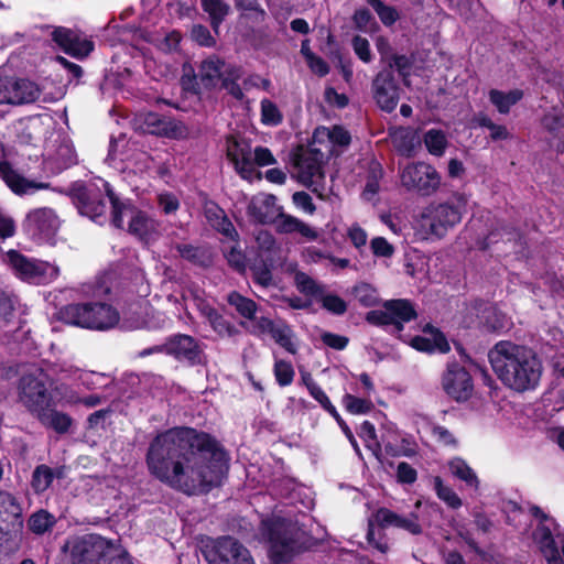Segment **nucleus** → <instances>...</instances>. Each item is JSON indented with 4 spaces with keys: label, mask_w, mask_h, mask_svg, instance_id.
Instances as JSON below:
<instances>
[{
    "label": "nucleus",
    "mask_w": 564,
    "mask_h": 564,
    "mask_svg": "<svg viewBox=\"0 0 564 564\" xmlns=\"http://www.w3.org/2000/svg\"><path fill=\"white\" fill-rule=\"evenodd\" d=\"M270 335L286 351L293 355L296 354L297 343L295 335L288 324L278 322Z\"/></svg>",
    "instance_id": "obj_39"
},
{
    "label": "nucleus",
    "mask_w": 564,
    "mask_h": 564,
    "mask_svg": "<svg viewBox=\"0 0 564 564\" xmlns=\"http://www.w3.org/2000/svg\"><path fill=\"white\" fill-rule=\"evenodd\" d=\"M117 553L118 545L96 534L83 536L70 545L72 564H105Z\"/></svg>",
    "instance_id": "obj_11"
},
{
    "label": "nucleus",
    "mask_w": 564,
    "mask_h": 564,
    "mask_svg": "<svg viewBox=\"0 0 564 564\" xmlns=\"http://www.w3.org/2000/svg\"><path fill=\"white\" fill-rule=\"evenodd\" d=\"M54 523L53 517L46 511H39L29 519V528L36 534L47 531Z\"/></svg>",
    "instance_id": "obj_54"
},
{
    "label": "nucleus",
    "mask_w": 564,
    "mask_h": 564,
    "mask_svg": "<svg viewBox=\"0 0 564 564\" xmlns=\"http://www.w3.org/2000/svg\"><path fill=\"white\" fill-rule=\"evenodd\" d=\"M237 237L238 235L235 237L234 241L228 240L232 245L229 247H225V257L231 267H234L238 271H243L246 268V257L241 249L239 248Z\"/></svg>",
    "instance_id": "obj_51"
},
{
    "label": "nucleus",
    "mask_w": 564,
    "mask_h": 564,
    "mask_svg": "<svg viewBox=\"0 0 564 564\" xmlns=\"http://www.w3.org/2000/svg\"><path fill=\"white\" fill-rule=\"evenodd\" d=\"M433 485L437 497L449 508L458 509L462 506V499L449 486L443 482L441 477H434Z\"/></svg>",
    "instance_id": "obj_47"
},
{
    "label": "nucleus",
    "mask_w": 564,
    "mask_h": 564,
    "mask_svg": "<svg viewBox=\"0 0 564 564\" xmlns=\"http://www.w3.org/2000/svg\"><path fill=\"white\" fill-rule=\"evenodd\" d=\"M359 436L364 440L367 448H369L375 456H379L381 453V446L377 441L376 429L372 423L365 421L360 425Z\"/></svg>",
    "instance_id": "obj_50"
},
{
    "label": "nucleus",
    "mask_w": 564,
    "mask_h": 564,
    "mask_svg": "<svg viewBox=\"0 0 564 564\" xmlns=\"http://www.w3.org/2000/svg\"><path fill=\"white\" fill-rule=\"evenodd\" d=\"M102 185L112 205V224L116 227L123 228L127 224L129 232L147 243L159 236V223L155 219L131 204L119 203L115 199L108 183L105 182Z\"/></svg>",
    "instance_id": "obj_6"
},
{
    "label": "nucleus",
    "mask_w": 564,
    "mask_h": 564,
    "mask_svg": "<svg viewBox=\"0 0 564 564\" xmlns=\"http://www.w3.org/2000/svg\"><path fill=\"white\" fill-rule=\"evenodd\" d=\"M203 9L209 14L212 26L217 32L224 18L229 12V7L224 0H200Z\"/></svg>",
    "instance_id": "obj_42"
},
{
    "label": "nucleus",
    "mask_w": 564,
    "mask_h": 564,
    "mask_svg": "<svg viewBox=\"0 0 564 564\" xmlns=\"http://www.w3.org/2000/svg\"><path fill=\"white\" fill-rule=\"evenodd\" d=\"M403 340L409 343L412 348L423 352L445 354L451 349L445 336L438 329L429 325L423 329L422 335L409 339L404 338Z\"/></svg>",
    "instance_id": "obj_28"
},
{
    "label": "nucleus",
    "mask_w": 564,
    "mask_h": 564,
    "mask_svg": "<svg viewBox=\"0 0 564 564\" xmlns=\"http://www.w3.org/2000/svg\"><path fill=\"white\" fill-rule=\"evenodd\" d=\"M227 301L241 317L248 321L254 318L258 306L251 299L245 297L238 292H231L228 294Z\"/></svg>",
    "instance_id": "obj_41"
},
{
    "label": "nucleus",
    "mask_w": 564,
    "mask_h": 564,
    "mask_svg": "<svg viewBox=\"0 0 564 564\" xmlns=\"http://www.w3.org/2000/svg\"><path fill=\"white\" fill-rule=\"evenodd\" d=\"M4 262L19 279L33 284H48L59 275V268L56 264L28 258L17 250H9Z\"/></svg>",
    "instance_id": "obj_9"
},
{
    "label": "nucleus",
    "mask_w": 564,
    "mask_h": 564,
    "mask_svg": "<svg viewBox=\"0 0 564 564\" xmlns=\"http://www.w3.org/2000/svg\"><path fill=\"white\" fill-rule=\"evenodd\" d=\"M294 280L301 293L312 296L322 295V288L306 273L296 272Z\"/></svg>",
    "instance_id": "obj_53"
},
{
    "label": "nucleus",
    "mask_w": 564,
    "mask_h": 564,
    "mask_svg": "<svg viewBox=\"0 0 564 564\" xmlns=\"http://www.w3.org/2000/svg\"><path fill=\"white\" fill-rule=\"evenodd\" d=\"M402 186L423 196L434 194L441 186V175L430 164L416 162L400 170Z\"/></svg>",
    "instance_id": "obj_12"
},
{
    "label": "nucleus",
    "mask_w": 564,
    "mask_h": 564,
    "mask_svg": "<svg viewBox=\"0 0 564 564\" xmlns=\"http://www.w3.org/2000/svg\"><path fill=\"white\" fill-rule=\"evenodd\" d=\"M78 210L91 220L99 221L106 214L107 203L105 199L88 195L79 199Z\"/></svg>",
    "instance_id": "obj_38"
},
{
    "label": "nucleus",
    "mask_w": 564,
    "mask_h": 564,
    "mask_svg": "<svg viewBox=\"0 0 564 564\" xmlns=\"http://www.w3.org/2000/svg\"><path fill=\"white\" fill-rule=\"evenodd\" d=\"M55 408L54 405H46L34 416L45 427L52 429L58 434L67 433L73 420L68 414L57 411Z\"/></svg>",
    "instance_id": "obj_32"
},
{
    "label": "nucleus",
    "mask_w": 564,
    "mask_h": 564,
    "mask_svg": "<svg viewBox=\"0 0 564 564\" xmlns=\"http://www.w3.org/2000/svg\"><path fill=\"white\" fill-rule=\"evenodd\" d=\"M53 481V473L45 465L37 466L33 471L32 487L36 492L45 491Z\"/></svg>",
    "instance_id": "obj_49"
},
{
    "label": "nucleus",
    "mask_w": 564,
    "mask_h": 564,
    "mask_svg": "<svg viewBox=\"0 0 564 564\" xmlns=\"http://www.w3.org/2000/svg\"><path fill=\"white\" fill-rule=\"evenodd\" d=\"M203 553L209 564H254L250 552L230 536L206 543Z\"/></svg>",
    "instance_id": "obj_13"
},
{
    "label": "nucleus",
    "mask_w": 564,
    "mask_h": 564,
    "mask_svg": "<svg viewBox=\"0 0 564 564\" xmlns=\"http://www.w3.org/2000/svg\"><path fill=\"white\" fill-rule=\"evenodd\" d=\"M177 252L184 259L191 260L202 265L207 264L209 261L208 254L200 248L193 247L191 245L177 246Z\"/></svg>",
    "instance_id": "obj_56"
},
{
    "label": "nucleus",
    "mask_w": 564,
    "mask_h": 564,
    "mask_svg": "<svg viewBox=\"0 0 564 564\" xmlns=\"http://www.w3.org/2000/svg\"><path fill=\"white\" fill-rule=\"evenodd\" d=\"M488 97L500 113H508L511 107L522 99L523 91L521 89H512L509 91L491 89Z\"/></svg>",
    "instance_id": "obj_36"
},
{
    "label": "nucleus",
    "mask_w": 564,
    "mask_h": 564,
    "mask_svg": "<svg viewBox=\"0 0 564 564\" xmlns=\"http://www.w3.org/2000/svg\"><path fill=\"white\" fill-rule=\"evenodd\" d=\"M262 530L269 540V555L274 564L289 562L308 546L305 531L290 520L273 517L262 521Z\"/></svg>",
    "instance_id": "obj_4"
},
{
    "label": "nucleus",
    "mask_w": 564,
    "mask_h": 564,
    "mask_svg": "<svg viewBox=\"0 0 564 564\" xmlns=\"http://www.w3.org/2000/svg\"><path fill=\"white\" fill-rule=\"evenodd\" d=\"M158 206L165 215H173L180 208L178 197L170 192H162L158 194Z\"/></svg>",
    "instance_id": "obj_61"
},
{
    "label": "nucleus",
    "mask_w": 564,
    "mask_h": 564,
    "mask_svg": "<svg viewBox=\"0 0 564 564\" xmlns=\"http://www.w3.org/2000/svg\"><path fill=\"white\" fill-rule=\"evenodd\" d=\"M444 391L456 401H465L473 393L474 384L469 372L458 364H449L442 378Z\"/></svg>",
    "instance_id": "obj_22"
},
{
    "label": "nucleus",
    "mask_w": 564,
    "mask_h": 564,
    "mask_svg": "<svg viewBox=\"0 0 564 564\" xmlns=\"http://www.w3.org/2000/svg\"><path fill=\"white\" fill-rule=\"evenodd\" d=\"M375 99L379 107L391 112L398 105V86L389 72H381L373 82Z\"/></svg>",
    "instance_id": "obj_27"
},
{
    "label": "nucleus",
    "mask_w": 564,
    "mask_h": 564,
    "mask_svg": "<svg viewBox=\"0 0 564 564\" xmlns=\"http://www.w3.org/2000/svg\"><path fill=\"white\" fill-rule=\"evenodd\" d=\"M205 216L210 226L219 231L227 240H235L237 231L221 208L214 203H208L205 206Z\"/></svg>",
    "instance_id": "obj_33"
},
{
    "label": "nucleus",
    "mask_w": 564,
    "mask_h": 564,
    "mask_svg": "<svg viewBox=\"0 0 564 564\" xmlns=\"http://www.w3.org/2000/svg\"><path fill=\"white\" fill-rule=\"evenodd\" d=\"M241 68L234 65H225L216 56H210L202 62L197 78L205 88H213L221 82V86L236 99H242L243 93L238 80L241 78Z\"/></svg>",
    "instance_id": "obj_8"
},
{
    "label": "nucleus",
    "mask_w": 564,
    "mask_h": 564,
    "mask_svg": "<svg viewBox=\"0 0 564 564\" xmlns=\"http://www.w3.org/2000/svg\"><path fill=\"white\" fill-rule=\"evenodd\" d=\"M468 196L455 192L446 199L430 202L414 219L415 235L423 239H441L463 220Z\"/></svg>",
    "instance_id": "obj_3"
},
{
    "label": "nucleus",
    "mask_w": 564,
    "mask_h": 564,
    "mask_svg": "<svg viewBox=\"0 0 564 564\" xmlns=\"http://www.w3.org/2000/svg\"><path fill=\"white\" fill-rule=\"evenodd\" d=\"M56 375L59 377L61 380L65 379H72V380H78L82 381L84 384H86L87 380L86 378L89 376V373L83 371L78 367L64 362L58 366V369L55 370Z\"/></svg>",
    "instance_id": "obj_58"
},
{
    "label": "nucleus",
    "mask_w": 564,
    "mask_h": 564,
    "mask_svg": "<svg viewBox=\"0 0 564 564\" xmlns=\"http://www.w3.org/2000/svg\"><path fill=\"white\" fill-rule=\"evenodd\" d=\"M370 248L376 257L381 258H390L394 252L393 246L389 243L383 237H376L371 239Z\"/></svg>",
    "instance_id": "obj_62"
},
{
    "label": "nucleus",
    "mask_w": 564,
    "mask_h": 564,
    "mask_svg": "<svg viewBox=\"0 0 564 564\" xmlns=\"http://www.w3.org/2000/svg\"><path fill=\"white\" fill-rule=\"evenodd\" d=\"M58 317L66 324L97 330L112 328L120 319L119 312L106 303L69 304L59 310Z\"/></svg>",
    "instance_id": "obj_5"
},
{
    "label": "nucleus",
    "mask_w": 564,
    "mask_h": 564,
    "mask_svg": "<svg viewBox=\"0 0 564 564\" xmlns=\"http://www.w3.org/2000/svg\"><path fill=\"white\" fill-rule=\"evenodd\" d=\"M139 122L138 128L144 133L180 138L183 137L185 132L182 124L167 118H161L153 112L141 116Z\"/></svg>",
    "instance_id": "obj_26"
},
{
    "label": "nucleus",
    "mask_w": 564,
    "mask_h": 564,
    "mask_svg": "<svg viewBox=\"0 0 564 564\" xmlns=\"http://www.w3.org/2000/svg\"><path fill=\"white\" fill-rule=\"evenodd\" d=\"M318 297L322 302L323 307L333 314L341 315L347 310L346 302L338 295L324 294L322 292V295H318Z\"/></svg>",
    "instance_id": "obj_59"
},
{
    "label": "nucleus",
    "mask_w": 564,
    "mask_h": 564,
    "mask_svg": "<svg viewBox=\"0 0 564 564\" xmlns=\"http://www.w3.org/2000/svg\"><path fill=\"white\" fill-rule=\"evenodd\" d=\"M273 372L279 386L288 387L293 382L295 372L291 362L275 359Z\"/></svg>",
    "instance_id": "obj_48"
},
{
    "label": "nucleus",
    "mask_w": 564,
    "mask_h": 564,
    "mask_svg": "<svg viewBox=\"0 0 564 564\" xmlns=\"http://www.w3.org/2000/svg\"><path fill=\"white\" fill-rule=\"evenodd\" d=\"M183 299L194 302L202 316L206 318L218 336L231 337L238 333L237 328L205 300L204 292L200 289L188 286L183 293Z\"/></svg>",
    "instance_id": "obj_18"
},
{
    "label": "nucleus",
    "mask_w": 564,
    "mask_h": 564,
    "mask_svg": "<svg viewBox=\"0 0 564 564\" xmlns=\"http://www.w3.org/2000/svg\"><path fill=\"white\" fill-rule=\"evenodd\" d=\"M355 296L360 304L367 307L376 305L379 301L377 290L368 283L358 284L355 288Z\"/></svg>",
    "instance_id": "obj_52"
},
{
    "label": "nucleus",
    "mask_w": 564,
    "mask_h": 564,
    "mask_svg": "<svg viewBox=\"0 0 564 564\" xmlns=\"http://www.w3.org/2000/svg\"><path fill=\"white\" fill-rule=\"evenodd\" d=\"M59 227V220L51 208H36L26 215V231L37 241H51Z\"/></svg>",
    "instance_id": "obj_19"
},
{
    "label": "nucleus",
    "mask_w": 564,
    "mask_h": 564,
    "mask_svg": "<svg viewBox=\"0 0 564 564\" xmlns=\"http://www.w3.org/2000/svg\"><path fill=\"white\" fill-rule=\"evenodd\" d=\"M494 372L501 382L519 392L535 389L542 364L534 351L509 340L497 343L488 354Z\"/></svg>",
    "instance_id": "obj_2"
},
{
    "label": "nucleus",
    "mask_w": 564,
    "mask_h": 564,
    "mask_svg": "<svg viewBox=\"0 0 564 564\" xmlns=\"http://www.w3.org/2000/svg\"><path fill=\"white\" fill-rule=\"evenodd\" d=\"M53 41L67 54L75 57L87 56L94 48V44L86 36L75 31L57 28L52 32Z\"/></svg>",
    "instance_id": "obj_25"
},
{
    "label": "nucleus",
    "mask_w": 564,
    "mask_h": 564,
    "mask_svg": "<svg viewBox=\"0 0 564 564\" xmlns=\"http://www.w3.org/2000/svg\"><path fill=\"white\" fill-rule=\"evenodd\" d=\"M0 177L11 192L19 196L31 195L48 187L47 183L26 178L7 161H0Z\"/></svg>",
    "instance_id": "obj_24"
},
{
    "label": "nucleus",
    "mask_w": 564,
    "mask_h": 564,
    "mask_svg": "<svg viewBox=\"0 0 564 564\" xmlns=\"http://www.w3.org/2000/svg\"><path fill=\"white\" fill-rule=\"evenodd\" d=\"M165 349L178 360L195 364L200 361L202 349L197 341L188 335H176L165 345Z\"/></svg>",
    "instance_id": "obj_30"
},
{
    "label": "nucleus",
    "mask_w": 564,
    "mask_h": 564,
    "mask_svg": "<svg viewBox=\"0 0 564 564\" xmlns=\"http://www.w3.org/2000/svg\"><path fill=\"white\" fill-rule=\"evenodd\" d=\"M367 1L375 9L384 25L390 26L399 19V13L394 8L383 4L380 0Z\"/></svg>",
    "instance_id": "obj_55"
},
{
    "label": "nucleus",
    "mask_w": 564,
    "mask_h": 564,
    "mask_svg": "<svg viewBox=\"0 0 564 564\" xmlns=\"http://www.w3.org/2000/svg\"><path fill=\"white\" fill-rule=\"evenodd\" d=\"M392 142L398 152L404 156L413 153L419 139L409 129H399L392 134Z\"/></svg>",
    "instance_id": "obj_40"
},
{
    "label": "nucleus",
    "mask_w": 564,
    "mask_h": 564,
    "mask_svg": "<svg viewBox=\"0 0 564 564\" xmlns=\"http://www.w3.org/2000/svg\"><path fill=\"white\" fill-rule=\"evenodd\" d=\"M327 158L328 155L325 151L315 145L313 141L308 149L302 150L295 158V170L299 181L315 193L322 194L324 189L325 175L323 163Z\"/></svg>",
    "instance_id": "obj_10"
},
{
    "label": "nucleus",
    "mask_w": 564,
    "mask_h": 564,
    "mask_svg": "<svg viewBox=\"0 0 564 564\" xmlns=\"http://www.w3.org/2000/svg\"><path fill=\"white\" fill-rule=\"evenodd\" d=\"M424 143L431 154L441 156L447 147V138L442 130L431 129L424 134Z\"/></svg>",
    "instance_id": "obj_43"
},
{
    "label": "nucleus",
    "mask_w": 564,
    "mask_h": 564,
    "mask_svg": "<svg viewBox=\"0 0 564 564\" xmlns=\"http://www.w3.org/2000/svg\"><path fill=\"white\" fill-rule=\"evenodd\" d=\"M276 230L282 234L299 232L301 236L308 240H316L318 234L311 226L291 215H285L280 212L276 219Z\"/></svg>",
    "instance_id": "obj_34"
},
{
    "label": "nucleus",
    "mask_w": 564,
    "mask_h": 564,
    "mask_svg": "<svg viewBox=\"0 0 564 564\" xmlns=\"http://www.w3.org/2000/svg\"><path fill=\"white\" fill-rule=\"evenodd\" d=\"M346 236L351 245L359 251H361V249L367 245L368 235L366 230L357 223H354L347 227Z\"/></svg>",
    "instance_id": "obj_60"
},
{
    "label": "nucleus",
    "mask_w": 564,
    "mask_h": 564,
    "mask_svg": "<svg viewBox=\"0 0 564 564\" xmlns=\"http://www.w3.org/2000/svg\"><path fill=\"white\" fill-rule=\"evenodd\" d=\"M281 208L276 204L275 196L271 194H258L249 203V215L261 224L272 223L280 215Z\"/></svg>",
    "instance_id": "obj_31"
},
{
    "label": "nucleus",
    "mask_w": 564,
    "mask_h": 564,
    "mask_svg": "<svg viewBox=\"0 0 564 564\" xmlns=\"http://www.w3.org/2000/svg\"><path fill=\"white\" fill-rule=\"evenodd\" d=\"M228 462L226 452L214 438L189 427L158 434L147 453L150 474L187 495L219 486L228 473Z\"/></svg>",
    "instance_id": "obj_1"
},
{
    "label": "nucleus",
    "mask_w": 564,
    "mask_h": 564,
    "mask_svg": "<svg viewBox=\"0 0 564 564\" xmlns=\"http://www.w3.org/2000/svg\"><path fill=\"white\" fill-rule=\"evenodd\" d=\"M40 96V88L28 79L0 78V104L33 102Z\"/></svg>",
    "instance_id": "obj_21"
},
{
    "label": "nucleus",
    "mask_w": 564,
    "mask_h": 564,
    "mask_svg": "<svg viewBox=\"0 0 564 564\" xmlns=\"http://www.w3.org/2000/svg\"><path fill=\"white\" fill-rule=\"evenodd\" d=\"M252 160L254 166H268L275 164L276 160L268 148L258 147L252 152Z\"/></svg>",
    "instance_id": "obj_63"
},
{
    "label": "nucleus",
    "mask_w": 564,
    "mask_h": 564,
    "mask_svg": "<svg viewBox=\"0 0 564 564\" xmlns=\"http://www.w3.org/2000/svg\"><path fill=\"white\" fill-rule=\"evenodd\" d=\"M260 110H261V122L264 126L269 127H276L283 121V115L278 107L276 104H274L270 99H262L260 102Z\"/></svg>",
    "instance_id": "obj_44"
},
{
    "label": "nucleus",
    "mask_w": 564,
    "mask_h": 564,
    "mask_svg": "<svg viewBox=\"0 0 564 564\" xmlns=\"http://www.w3.org/2000/svg\"><path fill=\"white\" fill-rule=\"evenodd\" d=\"M369 398L370 397L367 395L356 397L352 394H346L343 398V403L345 409L351 414H366L373 408Z\"/></svg>",
    "instance_id": "obj_46"
},
{
    "label": "nucleus",
    "mask_w": 564,
    "mask_h": 564,
    "mask_svg": "<svg viewBox=\"0 0 564 564\" xmlns=\"http://www.w3.org/2000/svg\"><path fill=\"white\" fill-rule=\"evenodd\" d=\"M82 398L69 386L65 383L55 384L48 393V405H73L79 403Z\"/></svg>",
    "instance_id": "obj_37"
},
{
    "label": "nucleus",
    "mask_w": 564,
    "mask_h": 564,
    "mask_svg": "<svg viewBox=\"0 0 564 564\" xmlns=\"http://www.w3.org/2000/svg\"><path fill=\"white\" fill-rule=\"evenodd\" d=\"M22 506L10 492L0 490V532H8L22 524Z\"/></svg>",
    "instance_id": "obj_29"
},
{
    "label": "nucleus",
    "mask_w": 564,
    "mask_h": 564,
    "mask_svg": "<svg viewBox=\"0 0 564 564\" xmlns=\"http://www.w3.org/2000/svg\"><path fill=\"white\" fill-rule=\"evenodd\" d=\"M227 156L240 176L248 181L260 180L261 174L254 169L251 145L236 138H228L226 142Z\"/></svg>",
    "instance_id": "obj_20"
},
{
    "label": "nucleus",
    "mask_w": 564,
    "mask_h": 564,
    "mask_svg": "<svg viewBox=\"0 0 564 564\" xmlns=\"http://www.w3.org/2000/svg\"><path fill=\"white\" fill-rule=\"evenodd\" d=\"M379 525L381 528L386 527H397L412 534H419L421 532V525L417 522V518L415 516H411L410 518L402 517L397 514L395 512L381 508L379 509L369 520V530H368V542L378 549L380 552L384 553L388 550V545L386 542H379L375 540V525Z\"/></svg>",
    "instance_id": "obj_16"
},
{
    "label": "nucleus",
    "mask_w": 564,
    "mask_h": 564,
    "mask_svg": "<svg viewBox=\"0 0 564 564\" xmlns=\"http://www.w3.org/2000/svg\"><path fill=\"white\" fill-rule=\"evenodd\" d=\"M382 177V169L379 163L373 162L370 165L369 175L366 182L365 189L362 192V197L366 200H373L377 196L380 188V178Z\"/></svg>",
    "instance_id": "obj_45"
},
{
    "label": "nucleus",
    "mask_w": 564,
    "mask_h": 564,
    "mask_svg": "<svg viewBox=\"0 0 564 564\" xmlns=\"http://www.w3.org/2000/svg\"><path fill=\"white\" fill-rule=\"evenodd\" d=\"M123 143L124 139L115 140L110 143L108 160L116 169L140 175L152 170L154 161L147 152L132 147L121 151L120 148L123 147Z\"/></svg>",
    "instance_id": "obj_14"
},
{
    "label": "nucleus",
    "mask_w": 564,
    "mask_h": 564,
    "mask_svg": "<svg viewBox=\"0 0 564 564\" xmlns=\"http://www.w3.org/2000/svg\"><path fill=\"white\" fill-rule=\"evenodd\" d=\"M312 141L315 145L322 148L329 158L338 155L343 148L349 144L350 134L340 126H334L333 128L318 127L313 133Z\"/></svg>",
    "instance_id": "obj_23"
},
{
    "label": "nucleus",
    "mask_w": 564,
    "mask_h": 564,
    "mask_svg": "<svg viewBox=\"0 0 564 564\" xmlns=\"http://www.w3.org/2000/svg\"><path fill=\"white\" fill-rule=\"evenodd\" d=\"M20 402L35 415L48 405L50 391L45 384V375L41 369L22 376L19 382Z\"/></svg>",
    "instance_id": "obj_15"
},
{
    "label": "nucleus",
    "mask_w": 564,
    "mask_h": 564,
    "mask_svg": "<svg viewBox=\"0 0 564 564\" xmlns=\"http://www.w3.org/2000/svg\"><path fill=\"white\" fill-rule=\"evenodd\" d=\"M250 325L246 326L243 323L241 324L243 327H246L251 334L256 336H262L264 334H271L276 323H274L272 319L261 316L257 317L254 315L253 319H249Z\"/></svg>",
    "instance_id": "obj_57"
},
{
    "label": "nucleus",
    "mask_w": 564,
    "mask_h": 564,
    "mask_svg": "<svg viewBox=\"0 0 564 564\" xmlns=\"http://www.w3.org/2000/svg\"><path fill=\"white\" fill-rule=\"evenodd\" d=\"M530 512L538 521L536 529L533 532V542L536 544L546 563L564 564V560L555 541V539H557L561 544L564 556V530H561L556 521L539 507H531Z\"/></svg>",
    "instance_id": "obj_7"
},
{
    "label": "nucleus",
    "mask_w": 564,
    "mask_h": 564,
    "mask_svg": "<svg viewBox=\"0 0 564 564\" xmlns=\"http://www.w3.org/2000/svg\"><path fill=\"white\" fill-rule=\"evenodd\" d=\"M451 474L465 482V485L474 490L479 488V479L475 470L460 457H454L447 463Z\"/></svg>",
    "instance_id": "obj_35"
},
{
    "label": "nucleus",
    "mask_w": 564,
    "mask_h": 564,
    "mask_svg": "<svg viewBox=\"0 0 564 564\" xmlns=\"http://www.w3.org/2000/svg\"><path fill=\"white\" fill-rule=\"evenodd\" d=\"M415 318V311L405 300L388 301L382 311H371L367 314V321L387 327H392L393 332H401L403 323Z\"/></svg>",
    "instance_id": "obj_17"
},
{
    "label": "nucleus",
    "mask_w": 564,
    "mask_h": 564,
    "mask_svg": "<svg viewBox=\"0 0 564 564\" xmlns=\"http://www.w3.org/2000/svg\"><path fill=\"white\" fill-rule=\"evenodd\" d=\"M109 291L110 288L106 284L105 278H101L95 283L86 284L83 286V293L93 297L106 295L109 293Z\"/></svg>",
    "instance_id": "obj_64"
}]
</instances>
